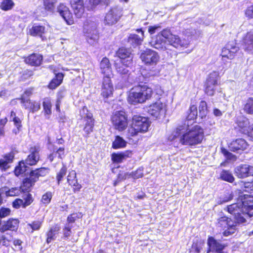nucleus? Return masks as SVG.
<instances>
[{"label": "nucleus", "instance_id": "24", "mask_svg": "<svg viewBox=\"0 0 253 253\" xmlns=\"http://www.w3.org/2000/svg\"><path fill=\"white\" fill-rule=\"evenodd\" d=\"M114 57L119 59V62H132L131 50L128 47L121 46L115 52Z\"/></svg>", "mask_w": 253, "mask_h": 253}, {"label": "nucleus", "instance_id": "45", "mask_svg": "<svg viewBox=\"0 0 253 253\" xmlns=\"http://www.w3.org/2000/svg\"><path fill=\"white\" fill-rule=\"evenodd\" d=\"M67 173V167L65 164H63L61 167L56 174V183L60 185Z\"/></svg>", "mask_w": 253, "mask_h": 253}, {"label": "nucleus", "instance_id": "38", "mask_svg": "<svg viewBox=\"0 0 253 253\" xmlns=\"http://www.w3.org/2000/svg\"><path fill=\"white\" fill-rule=\"evenodd\" d=\"M204 245L205 242L203 240H197L195 241H193L192 246L188 249V252L189 253H201Z\"/></svg>", "mask_w": 253, "mask_h": 253}, {"label": "nucleus", "instance_id": "40", "mask_svg": "<svg viewBox=\"0 0 253 253\" xmlns=\"http://www.w3.org/2000/svg\"><path fill=\"white\" fill-rule=\"evenodd\" d=\"M88 8L93 10L98 6H107L110 3L109 0H87Z\"/></svg>", "mask_w": 253, "mask_h": 253}, {"label": "nucleus", "instance_id": "53", "mask_svg": "<svg viewBox=\"0 0 253 253\" xmlns=\"http://www.w3.org/2000/svg\"><path fill=\"white\" fill-rule=\"evenodd\" d=\"M82 217V214L81 212H74L70 213L68 216L67 221L68 223H74L77 219H79Z\"/></svg>", "mask_w": 253, "mask_h": 253}, {"label": "nucleus", "instance_id": "32", "mask_svg": "<svg viewBox=\"0 0 253 253\" xmlns=\"http://www.w3.org/2000/svg\"><path fill=\"white\" fill-rule=\"evenodd\" d=\"M70 4L77 18L81 17L84 12V0H70Z\"/></svg>", "mask_w": 253, "mask_h": 253}, {"label": "nucleus", "instance_id": "7", "mask_svg": "<svg viewBox=\"0 0 253 253\" xmlns=\"http://www.w3.org/2000/svg\"><path fill=\"white\" fill-rule=\"evenodd\" d=\"M110 121L114 129L119 132L126 130L128 126V117L124 110L113 112L111 116Z\"/></svg>", "mask_w": 253, "mask_h": 253}, {"label": "nucleus", "instance_id": "57", "mask_svg": "<svg viewBox=\"0 0 253 253\" xmlns=\"http://www.w3.org/2000/svg\"><path fill=\"white\" fill-rule=\"evenodd\" d=\"M7 123L6 117L0 119V138L3 137L5 135V126Z\"/></svg>", "mask_w": 253, "mask_h": 253}, {"label": "nucleus", "instance_id": "34", "mask_svg": "<svg viewBox=\"0 0 253 253\" xmlns=\"http://www.w3.org/2000/svg\"><path fill=\"white\" fill-rule=\"evenodd\" d=\"M28 33L31 36L39 37L43 40L44 35L46 33V28L43 25L34 24L29 29Z\"/></svg>", "mask_w": 253, "mask_h": 253}, {"label": "nucleus", "instance_id": "12", "mask_svg": "<svg viewBox=\"0 0 253 253\" xmlns=\"http://www.w3.org/2000/svg\"><path fill=\"white\" fill-rule=\"evenodd\" d=\"M240 48L233 42H228L221 49L220 55L223 59L232 60L237 55Z\"/></svg>", "mask_w": 253, "mask_h": 253}, {"label": "nucleus", "instance_id": "10", "mask_svg": "<svg viewBox=\"0 0 253 253\" xmlns=\"http://www.w3.org/2000/svg\"><path fill=\"white\" fill-rule=\"evenodd\" d=\"M113 77H102L100 83V96L103 99H107L113 96L114 92L112 78Z\"/></svg>", "mask_w": 253, "mask_h": 253}, {"label": "nucleus", "instance_id": "4", "mask_svg": "<svg viewBox=\"0 0 253 253\" xmlns=\"http://www.w3.org/2000/svg\"><path fill=\"white\" fill-rule=\"evenodd\" d=\"M49 169L47 167H41L30 170L29 177L23 178L19 187L21 193L30 192L36 182L39 180L40 177H44L48 173Z\"/></svg>", "mask_w": 253, "mask_h": 253}, {"label": "nucleus", "instance_id": "46", "mask_svg": "<svg viewBox=\"0 0 253 253\" xmlns=\"http://www.w3.org/2000/svg\"><path fill=\"white\" fill-rule=\"evenodd\" d=\"M199 117L201 119H205L208 113L207 102L202 100L200 102L199 106Z\"/></svg>", "mask_w": 253, "mask_h": 253}, {"label": "nucleus", "instance_id": "14", "mask_svg": "<svg viewBox=\"0 0 253 253\" xmlns=\"http://www.w3.org/2000/svg\"><path fill=\"white\" fill-rule=\"evenodd\" d=\"M208 248L206 253L214 252L216 253H227L223 252V250L227 247L226 244L220 243L213 237L209 236L207 238Z\"/></svg>", "mask_w": 253, "mask_h": 253}, {"label": "nucleus", "instance_id": "41", "mask_svg": "<svg viewBox=\"0 0 253 253\" xmlns=\"http://www.w3.org/2000/svg\"><path fill=\"white\" fill-rule=\"evenodd\" d=\"M198 111L196 104H191L189 109L186 116V120L187 121H194L197 118Z\"/></svg>", "mask_w": 253, "mask_h": 253}, {"label": "nucleus", "instance_id": "1", "mask_svg": "<svg viewBox=\"0 0 253 253\" xmlns=\"http://www.w3.org/2000/svg\"><path fill=\"white\" fill-rule=\"evenodd\" d=\"M153 89L148 85L138 84L132 87L127 95V101L131 105L143 104L152 97Z\"/></svg>", "mask_w": 253, "mask_h": 253}, {"label": "nucleus", "instance_id": "17", "mask_svg": "<svg viewBox=\"0 0 253 253\" xmlns=\"http://www.w3.org/2000/svg\"><path fill=\"white\" fill-rule=\"evenodd\" d=\"M167 111L166 105L159 100L152 104L149 106L148 113L150 115L157 118H160L161 116L164 115Z\"/></svg>", "mask_w": 253, "mask_h": 253}, {"label": "nucleus", "instance_id": "9", "mask_svg": "<svg viewBox=\"0 0 253 253\" xmlns=\"http://www.w3.org/2000/svg\"><path fill=\"white\" fill-rule=\"evenodd\" d=\"M216 226L218 228L224 230L222 235L227 237L234 234L236 231V224H234L232 219L226 216H223L218 218Z\"/></svg>", "mask_w": 253, "mask_h": 253}, {"label": "nucleus", "instance_id": "44", "mask_svg": "<svg viewBox=\"0 0 253 253\" xmlns=\"http://www.w3.org/2000/svg\"><path fill=\"white\" fill-rule=\"evenodd\" d=\"M126 142L120 135H117L112 142V148L114 149H122L126 147Z\"/></svg>", "mask_w": 253, "mask_h": 253}, {"label": "nucleus", "instance_id": "21", "mask_svg": "<svg viewBox=\"0 0 253 253\" xmlns=\"http://www.w3.org/2000/svg\"><path fill=\"white\" fill-rule=\"evenodd\" d=\"M18 99L20 100V103L22 104L23 107L29 110L31 113H34L39 111L40 109V104L37 101L25 98L23 95L20 96Z\"/></svg>", "mask_w": 253, "mask_h": 253}, {"label": "nucleus", "instance_id": "5", "mask_svg": "<svg viewBox=\"0 0 253 253\" xmlns=\"http://www.w3.org/2000/svg\"><path fill=\"white\" fill-rule=\"evenodd\" d=\"M160 35L164 38L165 42L176 49L183 50L190 45L189 41L181 39L178 35L173 34L169 29H163L160 32Z\"/></svg>", "mask_w": 253, "mask_h": 253}, {"label": "nucleus", "instance_id": "54", "mask_svg": "<svg viewBox=\"0 0 253 253\" xmlns=\"http://www.w3.org/2000/svg\"><path fill=\"white\" fill-rule=\"evenodd\" d=\"M240 207L237 203H234L226 207V211L232 214H236L240 210Z\"/></svg>", "mask_w": 253, "mask_h": 253}, {"label": "nucleus", "instance_id": "43", "mask_svg": "<svg viewBox=\"0 0 253 253\" xmlns=\"http://www.w3.org/2000/svg\"><path fill=\"white\" fill-rule=\"evenodd\" d=\"M219 179L230 183L235 181V177L230 170L223 169L219 174Z\"/></svg>", "mask_w": 253, "mask_h": 253}, {"label": "nucleus", "instance_id": "52", "mask_svg": "<svg viewBox=\"0 0 253 253\" xmlns=\"http://www.w3.org/2000/svg\"><path fill=\"white\" fill-rule=\"evenodd\" d=\"M242 201V206L253 205V196L248 194L241 195L240 196Z\"/></svg>", "mask_w": 253, "mask_h": 253}, {"label": "nucleus", "instance_id": "22", "mask_svg": "<svg viewBox=\"0 0 253 253\" xmlns=\"http://www.w3.org/2000/svg\"><path fill=\"white\" fill-rule=\"evenodd\" d=\"M234 173L238 178H245L253 175V167L247 164L237 166L234 169Z\"/></svg>", "mask_w": 253, "mask_h": 253}, {"label": "nucleus", "instance_id": "11", "mask_svg": "<svg viewBox=\"0 0 253 253\" xmlns=\"http://www.w3.org/2000/svg\"><path fill=\"white\" fill-rule=\"evenodd\" d=\"M95 122L91 113L87 114L82 119V124L80 125V127L82 128L84 132V137L88 138L89 137V135L93 132Z\"/></svg>", "mask_w": 253, "mask_h": 253}, {"label": "nucleus", "instance_id": "25", "mask_svg": "<svg viewBox=\"0 0 253 253\" xmlns=\"http://www.w3.org/2000/svg\"><path fill=\"white\" fill-rule=\"evenodd\" d=\"M228 147L233 152L242 153L247 149L249 144L245 139L239 138L232 140Z\"/></svg>", "mask_w": 253, "mask_h": 253}, {"label": "nucleus", "instance_id": "18", "mask_svg": "<svg viewBox=\"0 0 253 253\" xmlns=\"http://www.w3.org/2000/svg\"><path fill=\"white\" fill-rule=\"evenodd\" d=\"M25 64L30 67H37L41 66L43 61V55L41 53H32L23 57Z\"/></svg>", "mask_w": 253, "mask_h": 253}, {"label": "nucleus", "instance_id": "55", "mask_svg": "<svg viewBox=\"0 0 253 253\" xmlns=\"http://www.w3.org/2000/svg\"><path fill=\"white\" fill-rule=\"evenodd\" d=\"M52 197L53 195H52L51 192L48 191L44 193V194L42 195L41 203L46 205L49 204L51 202Z\"/></svg>", "mask_w": 253, "mask_h": 253}, {"label": "nucleus", "instance_id": "15", "mask_svg": "<svg viewBox=\"0 0 253 253\" xmlns=\"http://www.w3.org/2000/svg\"><path fill=\"white\" fill-rule=\"evenodd\" d=\"M122 16V10L117 7H112L106 14L105 23L108 26H112L120 20Z\"/></svg>", "mask_w": 253, "mask_h": 253}, {"label": "nucleus", "instance_id": "51", "mask_svg": "<svg viewBox=\"0 0 253 253\" xmlns=\"http://www.w3.org/2000/svg\"><path fill=\"white\" fill-rule=\"evenodd\" d=\"M14 6L12 0H3L0 3V9L3 11L10 10Z\"/></svg>", "mask_w": 253, "mask_h": 253}, {"label": "nucleus", "instance_id": "60", "mask_svg": "<svg viewBox=\"0 0 253 253\" xmlns=\"http://www.w3.org/2000/svg\"><path fill=\"white\" fill-rule=\"evenodd\" d=\"M242 207L243 208H244L245 213L247 214V215L250 217L253 216V204L247 206H242Z\"/></svg>", "mask_w": 253, "mask_h": 253}, {"label": "nucleus", "instance_id": "6", "mask_svg": "<svg viewBox=\"0 0 253 253\" xmlns=\"http://www.w3.org/2000/svg\"><path fill=\"white\" fill-rule=\"evenodd\" d=\"M160 58L157 52L151 49L147 48L141 52L140 55L141 62L146 66L153 67V69L150 70V76H156L159 73V70L155 66L159 62Z\"/></svg>", "mask_w": 253, "mask_h": 253}, {"label": "nucleus", "instance_id": "42", "mask_svg": "<svg viewBox=\"0 0 253 253\" xmlns=\"http://www.w3.org/2000/svg\"><path fill=\"white\" fill-rule=\"evenodd\" d=\"M42 112L44 115H51L52 111V104L51 98L46 97L42 99Z\"/></svg>", "mask_w": 253, "mask_h": 253}, {"label": "nucleus", "instance_id": "33", "mask_svg": "<svg viewBox=\"0 0 253 253\" xmlns=\"http://www.w3.org/2000/svg\"><path fill=\"white\" fill-rule=\"evenodd\" d=\"M236 124L237 126L235 127V129L242 134L247 133L252 128L250 127L249 119L244 117L237 119Z\"/></svg>", "mask_w": 253, "mask_h": 253}, {"label": "nucleus", "instance_id": "64", "mask_svg": "<svg viewBox=\"0 0 253 253\" xmlns=\"http://www.w3.org/2000/svg\"><path fill=\"white\" fill-rule=\"evenodd\" d=\"M18 189L16 187L11 188L7 191H6V195L7 196L14 197L17 195L18 193Z\"/></svg>", "mask_w": 253, "mask_h": 253}, {"label": "nucleus", "instance_id": "59", "mask_svg": "<svg viewBox=\"0 0 253 253\" xmlns=\"http://www.w3.org/2000/svg\"><path fill=\"white\" fill-rule=\"evenodd\" d=\"M72 234V227L66 225L63 228V239H68Z\"/></svg>", "mask_w": 253, "mask_h": 253}, {"label": "nucleus", "instance_id": "2", "mask_svg": "<svg viewBox=\"0 0 253 253\" xmlns=\"http://www.w3.org/2000/svg\"><path fill=\"white\" fill-rule=\"evenodd\" d=\"M150 126V122L147 117L140 115H134L132 116L131 124L126 131V138L128 141L134 144L138 143V140L133 142L132 138L138 136L139 133H145L148 132Z\"/></svg>", "mask_w": 253, "mask_h": 253}, {"label": "nucleus", "instance_id": "28", "mask_svg": "<svg viewBox=\"0 0 253 253\" xmlns=\"http://www.w3.org/2000/svg\"><path fill=\"white\" fill-rule=\"evenodd\" d=\"M241 45L245 51L251 52L253 50V31H248L244 35L241 41Z\"/></svg>", "mask_w": 253, "mask_h": 253}, {"label": "nucleus", "instance_id": "49", "mask_svg": "<svg viewBox=\"0 0 253 253\" xmlns=\"http://www.w3.org/2000/svg\"><path fill=\"white\" fill-rule=\"evenodd\" d=\"M245 113L249 115L253 114V97H249L243 107Z\"/></svg>", "mask_w": 253, "mask_h": 253}, {"label": "nucleus", "instance_id": "3", "mask_svg": "<svg viewBox=\"0 0 253 253\" xmlns=\"http://www.w3.org/2000/svg\"><path fill=\"white\" fill-rule=\"evenodd\" d=\"M204 138V129L200 126L195 125L180 135L179 142L181 145L195 147L201 144Z\"/></svg>", "mask_w": 253, "mask_h": 253}, {"label": "nucleus", "instance_id": "63", "mask_svg": "<svg viewBox=\"0 0 253 253\" xmlns=\"http://www.w3.org/2000/svg\"><path fill=\"white\" fill-rule=\"evenodd\" d=\"M53 153H56V155H58V158L62 159L63 157L65 156V147H60L58 148L56 151H53Z\"/></svg>", "mask_w": 253, "mask_h": 253}, {"label": "nucleus", "instance_id": "47", "mask_svg": "<svg viewBox=\"0 0 253 253\" xmlns=\"http://www.w3.org/2000/svg\"><path fill=\"white\" fill-rule=\"evenodd\" d=\"M57 0H42V5L46 11L53 12Z\"/></svg>", "mask_w": 253, "mask_h": 253}, {"label": "nucleus", "instance_id": "16", "mask_svg": "<svg viewBox=\"0 0 253 253\" xmlns=\"http://www.w3.org/2000/svg\"><path fill=\"white\" fill-rule=\"evenodd\" d=\"M19 221L18 218L10 217L0 224V233L3 234L6 231L16 232L18 231Z\"/></svg>", "mask_w": 253, "mask_h": 253}, {"label": "nucleus", "instance_id": "39", "mask_svg": "<svg viewBox=\"0 0 253 253\" xmlns=\"http://www.w3.org/2000/svg\"><path fill=\"white\" fill-rule=\"evenodd\" d=\"M28 165L25 163L24 160L19 161L17 165L16 166L13 170V173L15 176H18L20 175L24 174L28 169Z\"/></svg>", "mask_w": 253, "mask_h": 253}, {"label": "nucleus", "instance_id": "31", "mask_svg": "<svg viewBox=\"0 0 253 253\" xmlns=\"http://www.w3.org/2000/svg\"><path fill=\"white\" fill-rule=\"evenodd\" d=\"M132 152L131 150H126L121 152H114L111 154V159L114 164H120L127 158L131 157Z\"/></svg>", "mask_w": 253, "mask_h": 253}, {"label": "nucleus", "instance_id": "30", "mask_svg": "<svg viewBox=\"0 0 253 253\" xmlns=\"http://www.w3.org/2000/svg\"><path fill=\"white\" fill-rule=\"evenodd\" d=\"M135 31L138 33H141V36L140 37L134 34H131L129 35L128 38H127V42L133 46L140 45L145 37L142 29H136Z\"/></svg>", "mask_w": 253, "mask_h": 253}, {"label": "nucleus", "instance_id": "19", "mask_svg": "<svg viewBox=\"0 0 253 253\" xmlns=\"http://www.w3.org/2000/svg\"><path fill=\"white\" fill-rule=\"evenodd\" d=\"M40 146H34L30 147L29 153L24 160L25 163L30 166H36L40 161Z\"/></svg>", "mask_w": 253, "mask_h": 253}, {"label": "nucleus", "instance_id": "23", "mask_svg": "<svg viewBox=\"0 0 253 253\" xmlns=\"http://www.w3.org/2000/svg\"><path fill=\"white\" fill-rule=\"evenodd\" d=\"M67 182L68 185L72 188L73 193H77L82 189V184L78 182L75 170H70L68 172L67 176Z\"/></svg>", "mask_w": 253, "mask_h": 253}, {"label": "nucleus", "instance_id": "56", "mask_svg": "<svg viewBox=\"0 0 253 253\" xmlns=\"http://www.w3.org/2000/svg\"><path fill=\"white\" fill-rule=\"evenodd\" d=\"M11 212V210L9 208L2 207L0 208V224L1 223V219L10 216Z\"/></svg>", "mask_w": 253, "mask_h": 253}, {"label": "nucleus", "instance_id": "13", "mask_svg": "<svg viewBox=\"0 0 253 253\" xmlns=\"http://www.w3.org/2000/svg\"><path fill=\"white\" fill-rule=\"evenodd\" d=\"M34 201V198L30 192H26L22 196V199L16 198L12 202V207L15 209H25L30 206Z\"/></svg>", "mask_w": 253, "mask_h": 253}, {"label": "nucleus", "instance_id": "8", "mask_svg": "<svg viewBox=\"0 0 253 253\" xmlns=\"http://www.w3.org/2000/svg\"><path fill=\"white\" fill-rule=\"evenodd\" d=\"M219 79V73L213 71L208 75L204 85L205 94L209 96H212L216 92V86L218 85Z\"/></svg>", "mask_w": 253, "mask_h": 253}, {"label": "nucleus", "instance_id": "48", "mask_svg": "<svg viewBox=\"0 0 253 253\" xmlns=\"http://www.w3.org/2000/svg\"><path fill=\"white\" fill-rule=\"evenodd\" d=\"M34 76V71L27 69L20 73V77H19V81L20 82H25L26 80L31 78Z\"/></svg>", "mask_w": 253, "mask_h": 253}, {"label": "nucleus", "instance_id": "27", "mask_svg": "<svg viewBox=\"0 0 253 253\" xmlns=\"http://www.w3.org/2000/svg\"><path fill=\"white\" fill-rule=\"evenodd\" d=\"M14 159V154L12 151L4 154L0 158V171L4 172L10 168Z\"/></svg>", "mask_w": 253, "mask_h": 253}, {"label": "nucleus", "instance_id": "20", "mask_svg": "<svg viewBox=\"0 0 253 253\" xmlns=\"http://www.w3.org/2000/svg\"><path fill=\"white\" fill-rule=\"evenodd\" d=\"M132 62H118L115 61L114 66L117 73L122 77H128L130 74L129 69L131 68Z\"/></svg>", "mask_w": 253, "mask_h": 253}, {"label": "nucleus", "instance_id": "62", "mask_svg": "<svg viewBox=\"0 0 253 253\" xmlns=\"http://www.w3.org/2000/svg\"><path fill=\"white\" fill-rule=\"evenodd\" d=\"M235 223L238 224L245 223L246 221H247L245 218L244 216H242V215L240 213H237L236 214H235Z\"/></svg>", "mask_w": 253, "mask_h": 253}, {"label": "nucleus", "instance_id": "37", "mask_svg": "<svg viewBox=\"0 0 253 253\" xmlns=\"http://www.w3.org/2000/svg\"><path fill=\"white\" fill-rule=\"evenodd\" d=\"M10 121L13 122L15 129L13 130V132L17 134L22 129V120L17 117L16 112L13 111L10 112Z\"/></svg>", "mask_w": 253, "mask_h": 253}, {"label": "nucleus", "instance_id": "26", "mask_svg": "<svg viewBox=\"0 0 253 253\" xmlns=\"http://www.w3.org/2000/svg\"><path fill=\"white\" fill-rule=\"evenodd\" d=\"M57 11L68 25L73 24V15L68 6L63 3H60L57 6Z\"/></svg>", "mask_w": 253, "mask_h": 253}, {"label": "nucleus", "instance_id": "35", "mask_svg": "<svg viewBox=\"0 0 253 253\" xmlns=\"http://www.w3.org/2000/svg\"><path fill=\"white\" fill-rule=\"evenodd\" d=\"M54 77L49 81L48 88L50 89H55L58 87L63 83V78L65 77V74L62 73H55V70L53 71Z\"/></svg>", "mask_w": 253, "mask_h": 253}, {"label": "nucleus", "instance_id": "61", "mask_svg": "<svg viewBox=\"0 0 253 253\" xmlns=\"http://www.w3.org/2000/svg\"><path fill=\"white\" fill-rule=\"evenodd\" d=\"M132 178L134 179L141 178L143 176V170L140 169H137L135 171H133L130 174Z\"/></svg>", "mask_w": 253, "mask_h": 253}, {"label": "nucleus", "instance_id": "50", "mask_svg": "<svg viewBox=\"0 0 253 253\" xmlns=\"http://www.w3.org/2000/svg\"><path fill=\"white\" fill-rule=\"evenodd\" d=\"M42 224V220H37L32 221V222L27 224L28 228H30L31 233H33L35 231H38L41 229Z\"/></svg>", "mask_w": 253, "mask_h": 253}, {"label": "nucleus", "instance_id": "29", "mask_svg": "<svg viewBox=\"0 0 253 253\" xmlns=\"http://www.w3.org/2000/svg\"><path fill=\"white\" fill-rule=\"evenodd\" d=\"M100 73L103 77H113V73L110 60L107 57H103L100 62Z\"/></svg>", "mask_w": 253, "mask_h": 253}, {"label": "nucleus", "instance_id": "36", "mask_svg": "<svg viewBox=\"0 0 253 253\" xmlns=\"http://www.w3.org/2000/svg\"><path fill=\"white\" fill-rule=\"evenodd\" d=\"M60 229V227L58 224L50 227L46 233V243L48 244L51 241L55 240L56 235L58 234L59 231Z\"/></svg>", "mask_w": 253, "mask_h": 253}, {"label": "nucleus", "instance_id": "58", "mask_svg": "<svg viewBox=\"0 0 253 253\" xmlns=\"http://www.w3.org/2000/svg\"><path fill=\"white\" fill-rule=\"evenodd\" d=\"M244 15L248 20L253 19V3L244 10Z\"/></svg>", "mask_w": 253, "mask_h": 253}]
</instances>
